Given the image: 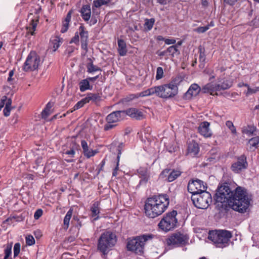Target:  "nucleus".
I'll list each match as a JSON object with an SVG mask.
<instances>
[{"instance_id":"obj_1","label":"nucleus","mask_w":259,"mask_h":259,"mask_svg":"<svg viewBox=\"0 0 259 259\" xmlns=\"http://www.w3.org/2000/svg\"><path fill=\"white\" fill-rule=\"evenodd\" d=\"M229 185L224 183L217 189L214 199L218 209L227 212L232 208L241 213L247 212L251 200L247 189L237 186L232 190Z\"/></svg>"},{"instance_id":"obj_2","label":"nucleus","mask_w":259,"mask_h":259,"mask_svg":"<svg viewBox=\"0 0 259 259\" xmlns=\"http://www.w3.org/2000/svg\"><path fill=\"white\" fill-rule=\"evenodd\" d=\"M169 204V196L166 194L153 195L148 198L144 205L145 215L154 219L162 214Z\"/></svg>"},{"instance_id":"obj_3","label":"nucleus","mask_w":259,"mask_h":259,"mask_svg":"<svg viewBox=\"0 0 259 259\" xmlns=\"http://www.w3.org/2000/svg\"><path fill=\"white\" fill-rule=\"evenodd\" d=\"M232 237L231 231L226 230H215L209 231L208 239L216 247L223 248L229 245Z\"/></svg>"},{"instance_id":"obj_4","label":"nucleus","mask_w":259,"mask_h":259,"mask_svg":"<svg viewBox=\"0 0 259 259\" xmlns=\"http://www.w3.org/2000/svg\"><path fill=\"white\" fill-rule=\"evenodd\" d=\"M116 242L117 237L115 234L109 231H106L103 233L98 239L97 250L102 255L105 256L115 245Z\"/></svg>"},{"instance_id":"obj_5","label":"nucleus","mask_w":259,"mask_h":259,"mask_svg":"<svg viewBox=\"0 0 259 259\" xmlns=\"http://www.w3.org/2000/svg\"><path fill=\"white\" fill-rule=\"evenodd\" d=\"M152 234H144L137 236L127 241L126 248L127 250L135 252L136 254L141 255L144 253L145 243L153 238Z\"/></svg>"},{"instance_id":"obj_6","label":"nucleus","mask_w":259,"mask_h":259,"mask_svg":"<svg viewBox=\"0 0 259 259\" xmlns=\"http://www.w3.org/2000/svg\"><path fill=\"white\" fill-rule=\"evenodd\" d=\"M177 214V211L173 210L164 214L158 224L159 228L165 232L169 231L175 228L178 223V219L176 218Z\"/></svg>"},{"instance_id":"obj_7","label":"nucleus","mask_w":259,"mask_h":259,"mask_svg":"<svg viewBox=\"0 0 259 259\" xmlns=\"http://www.w3.org/2000/svg\"><path fill=\"white\" fill-rule=\"evenodd\" d=\"M194 206L199 209H206L212 201L211 194L206 190L191 196Z\"/></svg>"},{"instance_id":"obj_8","label":"nucleus","mask_w":259,"mask_h":259,"mask_svg":"<svg viewBox=\"0 0 259 259\" xmlns=\"http://www.w3.org/2000/svg\"><path fill=\"white\" fill-rule=\"evenodd\" d=\"M189 237L177 232L172 234L167 239V244L172 248L183 247L188 244Z\"/></svg>"},{"instance_id":"obj_9","label":"nucleus","mask_w":259,"mask_h":259,"mask_svg":"<svg viewBox=\"0 0 259 259\" xmlns=\"http://www.w3.org/2000/svg\"><path fill=\"white\" fill-rule=\"evenodd\" d=\"M40 64V56L35 51H31L24 63L23 69L26 72L34 71L38 68Z\"/></svg>"},{"instance_id":"obj_10","label":"nucleus","mask_w":259,"mask_h":259,"mask_svg":"<svg viewBox=\"0 0 259 259\" xmlns=\"http://www.w3.org/2000/svg\"><path fill=\"white\" fill-rule=\"evenodd\" d=\"M157 97L164 99H171L178 93V90L172 84L168 83L157 85Z\"/></svg>"},{"instance_id":"obj_11","label":"nucleus","mask_w":259,"mask_h":259,"mask_svg":"<svg viewBox=\"0 0 259 259\" xmlns=\"http://www.w3.org/2000/svg\"><path fill=\"white\" fill-rule=\"evenodd\" d=\"M232 86V83L228 80L224 81L221 84L207 83L202 88L203 93H209L211 95H218L217 93H214L216 91L221 90H225L229 89Z\"/></svg>"},{"instance_id":"obj_12","label":"nucleus","mask_w":259,"mask_h":259,"mask_svg":"<svg viewBox=\"0 0 259 259\" xmlns=\"http://www.w3.org/2000/svg\"><path fill=\"white\" fill-rule=\"evenodd\" d=\"M237 160L232 163L231 170L235 174H240L248 167L246 156L243 154L236 158Z\"/></svg>"},{"instance_id":"obj_13","label":"nucleus","mask_w":259,"mask_h":259,"mask_svg":"<svg viewBox=\"0 0 259 259\" xmlns=\"http://www.w3.org/2000/svg\"><path fill=\"white\" fill-rule=\"evenodd\" d=\"M206 188L207 187L204 185V183L198 179L190 180L187 186L188 191L192 194V195L204 191Z\"/></svg>"},{"instance_id":"obj_14","label":"nucleus","mask_w":259,"mask_h":259,"mask_svg":"<svg viewBox=\"0 0 259 259\" xmlns=\"http://www.w3.org/2000/svg\"><path fill=\"white\" fill-rule=\"evenodd\" d=\"M79 35L80 36L81 47V49L88 51L89 32L85 30V28L83 25H81L79 27Z\"/></svg>"},{"instance_id":"obj_15","label":"nucleus","mask_w":259,"mask_h":259,"mask_svg":"<svg viewBox=\"0 0 259 259\" xmlns=\"http://www.w3.org/2000/svg\"><path fill=\"white\" fill-rule=\"evenodd\" d=\"M200 90L201 89L197 84L193 83L191 84L188 90L183 95V98L186 100H190L193 96H197Z\"/></svg>"},{"instance_id":"obj_16","label":"nucleus","mask_w":259,"mask_h":259,"mask_svg":"<svg viewBox=\"0 0 259 259\" xmlns=\"http://www.w3.org/2000/svg\"><path fill=\"white\" fill-rule=\"evenodd\" d=\"M123 111H124V116L127 115L136 120H142L144 118L143 113L135 108H130Z\"/></svg>"},{"instance_id":"obj_17","label":"nucleus","mask_w":259,"mask_h":259,"mask_svg":"<svg viewBox=\"0 0 259 259\" xmlns=\"http://www.w3.org/2000/svg\"><path fill=\"white\" fill-rule=\"evenodd\" d=\"M123 110L115 111L108 115L106 118L107 122L115 123L119 121L124 116Z\"/></svg>"},{"instance_id":"obj_18","label":"nucleus","mask_w":259,"mask_h":259,"mask_svg":"<svg viewBox=\"0 0 259 259\" xmlns=\"http://www.w3.org/2000/svg\"><path fill=\"white\" fill-rule=\"evenodd\" d=\"M181 171L180 170L166 168L162 171L161 175L167 177V181L169 182H171L179 177L181 175Z\"/></svg>"},{"instance_id":"obj_19","label":"nucleus","mask_w":259,"mask_h":259,"mask_svg":"<svg viewBox=\"0 0 259 259\" xmlns=\"http://www.w3.org/2000/svg\"><path fill=\"white\" fill-rule=\"evenodd\" d=\"M210 123L207 121H203L199 125L198 132L204 137H210L211 136V133L209 129Z\"/></svg>"},{"instance_id":"obj_20","label":"nucleus","mask_w":259,"mask_h":259,"mask_svg":"<svg viewBox=\"0 0 259 259\" xmlns=\"http://www.w3.org/2000/svg\"><path fill=\"white\" fill-rule=\"evenodd\" d=\"M81 16L85 22H88L91 17V7L89 5H83L79 11Z\"/></svg>"},{"instance_id":"obj_21","label":"nucleus","mask_w":259,"mask_h":259,"mask_svg":"<svg viewBox=\"0 0 259 259\" xmlns=\"http://www.w3.org/2000/svg\"><path fill=\"white\" fill-rule=\"evenodd\" d=\"M81 145L83 150V154L88 158L94 156L97 153V150L89 149L88 143L85 140H82L81 141Z\"/></svg>"},{"instance_id":"obj_22","label":"nucleus","mask_w":259,"mask_h":259,"mask_svg":"<svg viewBox=\"0 0 259 259\" xmlns=\"http://www.w3.org/2000/svg\"><path fill=\"white\" fill-rule=\"evenodd\" d=\"M100 204L99 201L95 202L91 207V216L94 218V221H97L99 219V213L100 212Z\"/></svg>"},{"instance_id":"obj_23","label":"nucleus","mask_w":259,"mask_h":259,"mask_svg":"<svg viewBox=\"0 0 259 259\" xmlns=\"http://www.w3.org/2000/svg\"><path fill=\"white\" fill-rule=\"evenodd\" d=\"M63 38L59 36L56 35L52 36L50 39V44L53 48V51L55 52L61 44L63 42Z\"/></svg>"},{"instance_id":"obj_24","label":"nucleus","mask_w":259,"mask_h":259,"mask_svg":"<svg viewBox=\"0 0 259 259\" xmlns=\"http://www.w3.org/2000/svg\"><path fill=\"white\" fill-rule=\"evenodd\" d=\"M72 13V10H70L68 12L64 20H63L62 26V28H61V29L60 31L61 33H65L68 30L69 25V23L71 21Z\"/></svg>"},{"instance_id":"obj_25","label":"nucleus","mask_w":259,"mask_h":259,"mask_svg":"<svg viewBox=\"0 0 259 259\" xmlns=\"http://www.w3.org/2000/svg\"><path fill=\"white\" fill-rule=\"evenodd\" d=\"M199 151V145L196 142L193 141L189 144L188 152L189 154L191 155L192 156H195L197 155Z\"/></svg>"},{"instance_id":"obj_26","label":"nucleus","mask_w":259,"mask_h":259,"mask_svg":"<svg viewBox=\"0 0 259 259\" xmlns=\"http://www.w3.org/2000/svg\"><path fill=\"white\" fill-rule=\"evenodd\" d=\"M118 52L120 56H124L127 53L126 44L125 41L122 39H118Z\"/></svg>"},{"instance_id":"obj_27","label":"nucleus","mask_w":259,"mask_h":259,"mask_svg":"<svg viewBox=\"0 0 259 259\" xmlns=\"http://www.w3.org/2000/svg\"><path fill=\"white\" fill-rule=\"evenodd\" d=\"M155 95L157 97V88L155 86L149 88L143 92L138 93V96L141 97L149 96L152 95Z\"/></svg>"},{"instance_id":"obj_28","label":"nucleus","mask_w":259,"mask_h":259,"mask_svg":"<svg viewBox=\"0 0 259 259\" xmlns=\"http://www.w3.org/2000/svg\"><path fill=\"white\" fill-rule=\"evenodd\" d=\"M84 100L86 101V103L91 101L97 103L101 100V97L99 94L89 93L87 97L84 98Z\"/></svg>"},{"instance_id":"obj_29","label":"nucleus","mask_w":259,"mask_h":259,"mask_svg":"<svg viewBox=\"0 0 259 259\" xmlns=\"http://www.w3.org/2000/svg\"><path fill=\"white\" fill-rule=\"evenodd\" d=\"M248 144L249 145V150L254 151L257 148L259 144V136H256L248 140Z\"/></svg>"},{"instance_id":"obj_30","label":"nucleus","mask_w":259,"mask_h":259,"mask_svg":"<svg viewBox=\"0 0 259 259\" xmlns=\"http://www.w3.org/2000/svg\"><path fill=\"white\" fill-rule=\"evenodd\" d=\"M88 60L90 61L87 64V72L91 73L95 71H102V69L100 67L94 65L93 64V61L91 58H89Z\"/></svg>"},{"instance_id":"obj_31","label":"nucleus","mask_w":259,"mask_h":259,"mask_svg":"<svg viewBox=\"0 0 259 259\" xmlns=\"http://www.w3.org/2000/svg\"><path fill=\"white\" fill-rule=\"evenodd\" d=\"M79 90L81 92H84L88 90H92V86H90L89 80L87 78L81 80L79 83Z\"/></svg>"},{"instance_id":"obj_32","label":"nucleus","mask_w":259,"mask_h":259,"mask_svg":"<svg viewBox=\"0 0 259 259\" xmlns=\"http://www.w3.org/2000/svg\"><path fill=\"white\" fill-rule=\"evenodd\" d=\"M73 212V209L72 208H70L69 210L67 212V213L66 214L63 221V225H64V228L65 230H67L69 225V222L70 219L71 218V216L72 215Z\"/></svg>"},{"instance_id":"obj_33","label":"nucleus","mask_w":259,"mask_h":259,"mask_svg":"<svg viewBox=\"0 0 259 259\" xmlns=\"http://www.w3.org/2000/svg\"><path fill=\"white\" fill-rule=\"evenodd\" d=\"M38 20L37 19H32L30 22L29 25L27 27V32L30 33L32 35H34Z\"/></svg>"},{"instance_id":"obj_34","label":"nucleus","mask_w":259,"mask_h":259,"mask_svg":"<svg viewBox=\"0 0 259 259\" xmlns=\"http://www.w3.org/2000/svg\"><path fill=\"white\" fill-rule=\"evenodd\" d=\"M256 128L254 125H247L242 128V132L243 134H246L248 136H252L254 132L256 131Z\"/></svg>"},{"instance_id":"obj_35","label":"nucleus","mask_w":259,"mask_h":259,"mask_svg":"<svg viewBox=\"0 0 259 259\" xmlns=\"http://www.w3.org/2000/svg\"><path fill=\"white\" fill-rule=\"evenodd\" d=\"M53 104L51 102H49L46 106L45 109L42 110L41 112V117L42 118L46 119L48 116L50 114V110L51 108L53 107Z\"/></svg>"},{"instance_id":"obj_36","label":"nucleus","mask_w":259,"mask_h":259,"mask_svg":"<svg viewBox=\"0 0 259 259\" xmlns=\"http://www.w3.org/2000/svg\"><path fill=\"white\" fill-rule=\"evenodd\" d=\"M166 52L169 53L172 57L180 54V51L177 49V46H171L166 49Z\"/></svg>"},{"instance_id":"obj_37","label":"nucleus","mask_w":259,"mask_h":259,"mask_svg":"<svg viewBox=\"0 0 259 259\" xmlns=\"http://www.w3.org/2000/svg\"><path fill=\"white\" fill-rule=\"evenodd\" d=\"M12 242L8 243L4 250L5 256L4 259H12L11 257L12 254Z\"/></svg>"},{"instance_id":"obj_38","label":"nucleus","mask_w":259,"mask_h":259,"mask_svg":"<svg viewBox=\"0 0 259 259\" xmlns=\"http://www.w3.org/2000/svg\"><path fill=\"white\" fill-rule=\"evenodd\" d=\"M12 102V101L11 99L9 98L8 101L6 103V105L5 106V107L3 110L4 115L6 117L9 116L10 114Z\"/></svg>"},{"instance_id":"obj_39","label":"nucleus","mask_w":259,"mask_h":259,"mask_svg":"<svg viewBox=\"0 0 259 259\" xmlns=\"http://www.w3.org/2000/svg\"><path fill=\"white\" fill-rule=\"evenodd\" d=\"M154 22L155 20L153 18H151L150 19H147L144 24L145 29L147 31L150 30L152 28Z\"/></svg>"},{"instance_id":"obj_40","label":"nucleus","mask_w":259,"mask_h":259,"mask_svg":"<svg viewBox=\"0 0 259 259\" xmlns=\"http://www.w3.org/2000/svg\"><path fill=\"white\" fill-rule=\"evenodd\" d=\"M211 155L208 157L207 161L209 162H215L219 160L220 158V155L217 153H214L213 150L210 151Z\"/></svg>"},{"instance_id":"obj_41","label":"nucleus","mask_w":259,"mask_h":259,"mask_svg":"<svg viewBox=\"0 0 259 259\" xmlns=\"http://www.w3.org/2000/svg\"><path fill=\"white\" fill-rule=\"evenodd\" d=\"M199 61L201 62V64L204 65L206 56L205 54V50L204 48H202L200 46L199 47Z\"/></svg>"},{"instance_id":"obj_42","label":"nucleus","mask_w":259,"mask_h":259,"mask_svg":"<svg viewBox=\"0 0 259 259\" xmlns=\"http://www.w3.org/2000/svg\"><path fill=\"white\" fill-rule=\"evenodd\" d=\"M182 81V79L181 77L177 76L175 78L172 79L168 83L172 84L173 86L175 87L176 88V89L178 90V86L180 85Z\"/></svg>"},{"instance_id":"obj_43","label":"nucleus","mask_w":259,"mask_h":259,"mask_svg":"<svg viewBox=\"0 0 259 259\" xmlns=\"http://www.w3.org/2000/svg\"><path fill=\"white\" fill-rule=\"evenodd\" d=\"M121 155V151L120 150H119V152L117 153V161H116V165L114 169H113V172H112V176L113 177H116L117 175V171L119 169V162L120 160V157Z\"/></svg>"},{"instance_id":"obj_44","label":"nucleus","mask_w":259,"mask_h":259,"mask_svg":"<svg viewBox=\"0 0 259 259\" xmlns=\"http://www.w3.org/2000/svg\"><path fill=\"white\" fill-rule=\"evenodd\" d=\"M139 174L143 176L140 181V185L146 184L149 180V177L147 175L146 171H140Z\"/></svg>"},{"instance_id":"obj_45","label":"nucleus","mask_w":259,"mask_h":259,"mask_svg":"<svg viewBox=\"0 0 259 259\" xmlns=\"http://www.w3.org/2000/svg\"><path fill=\"white\" fill-rule=\"evenodd\" d=\"M226 125L229 128L233 134H236L237 133L236 127L231 121H227L226 122Z\"/></svg>"},{"instance_id":"obj_46","label":"nucleus","mask_w":259,"mask_h":259,"mask_svg":"<svg viewBox=\"0 0 259 259\" xmlns=\"http://www.w3.org/2000/svg\"><path fill=\"white\" fill-rule=\"evenodd\" d=\"M25 240L26 243L27 245L31 246L34 244L35 243V239L34 237L31 235H28L26 236Z\"/></svg>"},{"instance_id":"obj_47","label":"nucleus","mask_w":259,"mask_h":259,"mask_svg":"<svg viewBox=\"0 0 259 259\" xmlns=\"http://www.w3.org/2000/svg\"><path fill=\"white\" fill-rule=\"evenodd\" d=\"M21 245L20 243H16L14 246V257H17L20 251Z\"/></svg>"},{"instance_id":"obj_48","label":"nucleus","mask_w":259,"mask_h":259,"mask_svg":"<svg viewBox=\"0 0 259 259\" xmlns=\"http://www.w3.org/2000/svg\"><path fill=\"white\" fill-rule=\"evenodd\" d=\"M163 76V70L162 67H158L156 70V79L159 80Z\"/></svg>"},{"instance_id":"obj_49","label":"nucleus","mask_w":259,"mask_h":259,"mask_svg":"<svg viewBox=\"0 0 259 259\" xmlns=\"http://www.w3.org/2000/svg\"><path fill=\"white\" fill-rule=\"evenodd\" d=\"M208 29V26H200L195 28L194 31L198 33H202L205 32Z\"/></svg>"},{"instance_id":"obj_50","label":"nucleus","mask_w":259,"mask_h":259,"mask_svg":"<svg viewBox=\"0 0 259 259\" xmlns=\"http://www.w3.org/2000/svg\"><path fill=\"white\" fill-rule=\"evenodd\" d=\"M8 99L9 98H8L6 96H4L2 97V99L0 100V111L4 107L5 105H6V103L8 101Z\"/></svg>"},{"instance_id":"obj_51","label":"nucleus","mask_w":259,"mask_h":259,"mask_svg":"<svg viewBox=\"0 0 259 259\" xmlns=\"http://www.w3.org/2000/svg\"><path fill=\"white\" fill-rule=\"evenodd\" d=\"M79 33H78V32H76L75 33V35L72 38V39L70 41V44L74 43L75 44H78L79 41Z\"/></svg>"},{"instance_id":"obj_52","label":"nucleus","mask_w":259,"mask_h":259,"mask_svg":"<svg viewBox=\"0 0 259 259\" xmlns=\"http://www.w3.org/2000/svg\"><path fill=\"white\" fill-rule=\"evenodd\" d=\"M139 97V96H138V93L136 94H130L124 98V101L125 102H130L133 100V99L135 98H138Z\"/></svg>"},{"instance_id":"obj_53","label":"nucleus","mask_w":259,"mask_h":259,"mask_svg":"<svg viewBox=\"0 0 259 259\" xmlns=\"http://www.w3.org/2000/svg\"><path fill=\"white\" fill-rule=\"evenodd\" d=\"M64 154L68 155L70 157H74L75 154V151L74 147H72L70 150L65 151Z\"/></svg>"},{"instance_id":"obj_54","label":"nucleus","mask_w":259,"mask_h":259,"mask_svg":"<svg viewBox=\"0 0 259 259\" xmlns=\"http://www.w3.org/2000/svg\"><path fill=\"white\" fill-rule=\"evenodd\" d=\"M116 124H113V123L107 122L104 126V130L105 131H109L112 128H113L116 126Z\"/></svg>"},{"instance_id":"obj_55","label":"nucleus","mask_w":259,"mask_h":259,"mask_svg":"<svg viewBox=\"0 0 259 259\" xmlns=\"http://www.w3.org/2000/svg\"><path fill=\"white\" fill-rule=\"evenodd\" d=\"M43 213V211L41 209H38L36 210L34 214V218L35 220H38Z\"/></svg>"},{"instance_id":"obj_56","label":"nucleus","mask_w":259,"mask_h":259,"mask_svg":"<svg viewBox=\"0 0 259 259\" xmlns=\"http://www.w3.org/2000/svg\"><path fill=\"white\" fill-rule=\"evenodd\" d=\"M101 6H102V4H101V2L100 0H96L93 2V6H92V9L94 11L95 10V8H98L100 7Z\"/></svg>"},{"instance_id":"obj_57","label":"nucleus","mask_w":259,"mask_h":259,"mask_svg":"<svg viewBox=\"0 0 259 259\" xmlns=\"http://www.w3.org/2000/svg\"><path fill=\"white\" fill-rule=\"evenodd\" d=\"M86 103V101L84 100V98L82 99L81 101L78 102L76 105H75L74 107L78 109L81 107H82Z\"/></svg>"},{"instance_id":"obj_58","label":"nucleus","mask_w":259,"mask_h":259,"mask_svg":"<svg viewBox=\"0 0 259 259\" xmlns=\"http://www.w3.org/2000/svg\"><path fill=\"white\" fill-rule=\"evenodd\" d=\"M90 19H91V20L89 22V24L90 26L95 25L97 23L98 17L97 16H95V15H93L92 17H91Z\"/></svg>"},{"instance_id":"obj_59","label":"nucleus","mask_w":259,"mask_h":259,"mask_svg":"<svg viewBox=\"0 0 259 259\" xmlns=\"http://www.w3.org/2000/svg\"><path fill=\"white\" fill-rule=\"evenodd\" d=\"M156 54L159 56L162 57L163 56L166 55L167 54V52H166V50L163 51H160L159 50H158L156 52Z\"/></svg>"},{"instance_id":"obj_60","label":"nucleus","mask_w":259,"mask_h":259,"mask_svg":"<svg viewBox=\"0 0 259 259\" xmlns=\"http://www.w3.org/2000/svg\"><path fill=\"white\" fill-rule=\"evenodd\" d=\"M164 42L167 45L175 44L176 42L175 39H165Z\"/></svg>"},{"instance_id":"obj_61","label":"nucleus","mask_w":259,"mask_h":259,"mask_svg":"<svg viewBox=\"0 0 259 259\" xmlns=\"http://www.w3.org/2000/svg\"><path fill=\"white\" fill-rule=\"evenodd\" d=\"M73 219L75 220H76L77 224L76 225V227L78 228V230H79L80 228L82 226V224H81V221L77 217L76 218L74 217Z\"/></svg>"},{"instance_id":"obj_62","label":"nucleus","mask_w":259,"mask_h":259,"mask_svg":"<svg viewBox=\"0 0 259 259\" xmlns=\"http://www.w3.org/2000/svg\"><path fill=\"white\" fill-rule=\"evenodd\" d=\"M171 0H156L157 3L160 5H165L169 3Z\"/></svg>"},{"instance_id":"obj_63","label":"nucleus","mask_w":259,"mask_h":259,"mask_svg":"<svg viewBox=\"0 0 259 259\" xmlns=\"http://www.w3.org/2000/svg\"><path fill=\"white\" fill-rule=\"evenodd\" d=\"M224 1L229 5L233 6L237 2V0H224Z\"/></svg>"},{"instance_id":"obj_64","label":"nucleus","mask_w":259,"mask_h":259,"mask_svg":"<svg viewBox=\"0 0 259 259\" xmlns=\"http://www.w3.org/2000/svg\"><path fill=\"white\" fill-rule=\"evenodd\" d=\"M99 77V75H97L96 76H94V77H88L87 79L88 80H89V82H90V81H92V82H94L95 80H96Z\"/></svg>"}]
</instances>
